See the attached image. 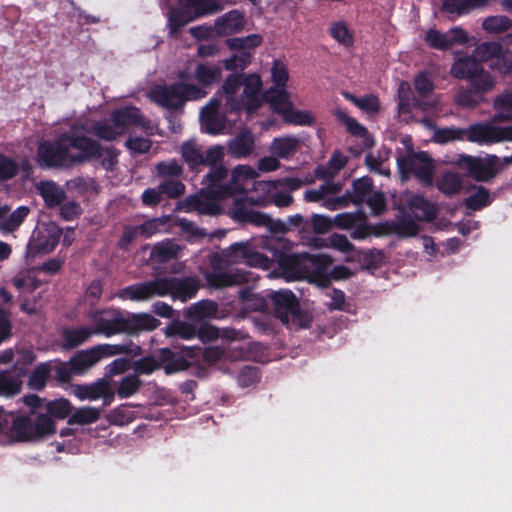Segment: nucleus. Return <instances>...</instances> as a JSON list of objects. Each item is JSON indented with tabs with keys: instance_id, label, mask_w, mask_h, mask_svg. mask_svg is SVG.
Here are the masks:
<instances>
[{
	"instance_id": "2",
	"label": "nucleus",
	"mask_w": 512,
	"mask_h": 512,
	"mask_svg": "<svg viewBox=\"0 0 512 512\" xmlns=\"http://www.w3.org/2000/svg\"><path fill=\"white\" fill-rule=\"evenodd\" d=\"M226 175L227 170L223 166L213 167L206 176L208 186L200 195L190 199V207L200 214L215 215L224 212L235 205V198L244 201V197H239L238 194L248 195L246 186L249 181L258 177V172L251 166L238 165L232 170L230 184L220 185L218 182Z\"/></svg>"
},
{
	"instance_id": "4",
	"label": "nucleus",
	"mask_w": 512,
	"mask_h": 512,
	"mask_svg": "<svg viewBox=\"0 0 512 512\" xmlns=\"http://www.w3.org/2000/svg\"><path fill=\"white\" fill-rule=\"evenodd\" d=\"M132 124H141L148 133L153 134V127L143 124L141 114L135 107L116 110L109 118L99 122L86 121L80 127H76L79 129V136H83L82 133L85 132L105 141H114Z\"/></svg>"
},
{
	"instance_id": "5",
	"label": "nucleus",
	"mask_w": 512,
	"mask_h": 512,
	"mask_svg": "<svg viewBox=\"0 0 512 512\" xmlns=\"http://www.w3.org/2000/svg\"><path fill=\"white\" fill-rule=\"evenodd\" d=\"M207 92L195 85L184 83L171 86H157L149 92L152 102L166 109L181 107L188 100H196L205 97Z\"/></svg>"
},
{
	"instance_id": "58",
	"label": "nucleus",
	"mask_w": 512,
	"mask_h": 512,
	"mask_svg": "<svg viewBox=\"0 0 512 512\" xmlns=\"http://www.w3.org/2000/svg\"><path fill=\"white\" fill-rule=\"evenodd\" d=\"M473 88L481 93L488 92L492 90L495 86V79L488 72L483 71L480 68V72L473 79H469Z\"/></svg>"
},
{
	"instance_id": "45",
	"label": "nucleus",
	"mask_w": 512,
	"mask_h": 512,
	"mask_svg": "<svg viewBox=\"0 0 512 512\" xmlns=\"http://www.w3.org/2000/svg\"><path fill=\"white\" fill-rule=\"evenodd\" d=\"M101 410L96 407H81L74 411L69 419L70 424L87 425L96 422L100 418Z\"/></svg>"
},
{
	"instance_id": "22",
	"label": "nucleus",
	"mask_w": 512,
	"mask_h": 512,
	"mask_svg": "<svg viewBox=\"0 0 512 512\" xmlns=\"http://www.w3.org/2000/svg\"><path fill=\"white\" fill-rule=\"evenodd\" d=\"M30 212L29 207L19 206L13 212H9V207L0 206V231L2 233H11L18 229Z\"/></svg>"
},
{
	"instance_id": "20",
	"label": "nucleus",
	"mask_w": 512,
	"mask_h": 512,
	"mask_svg": "<svg viewBox=\"0 0 512 512\" xmlns=\"http://www.w3.org/2000/svg\"><path fill=\"white\" fill-rule=\"evenodd\" d=\"M398 116L403 122L413 119V111L417 108L427 109V103H419L412 97L411 87L408 82H401L398 86Z\"/></svg>"
},
{
	"instance_id": "49",
	"label": "nucleus",
	"mask_w": 512,
	"mask_h": 512,
	"mask_svg": "<svg viewBox=\"0 0 512 512\" xmlns=\"http://www.w3.org/2000/svg\"><path fill=\"white\" fill-rule=\"evenodd\" d=\"M512 26V21L503 15L490 16L484 19L483 29L490 34H500Z\"/></svg>"
},
{
	"instance_id": "15",
	"label": "nucleus",
	"mask_w": 512,
	"mask_h": 512,
	"mask_svg": "<svg viewBox=\"0 0 512 512\" xmlns=\"http://www.w3.org/2000/svg\"><path fill=\"white\" fill-rule=\"evenodd\" d=\"M310 260L308 255H296L292 253H281L277 255L279 274L270 273V277L281 276L286 280H294L304 276L308 269L306 262Z\"/></svg>"
},
{
	"instance_id": "18",
	"label": "nucleus",
	"mask_w": 512,
	"mask_h": 512,
	"mask_svg": "<svg viewBox=\"0 0 512 512\" xmlns=\"http://www.w3.org/2000/svg\"><path fill=\"white\" fill-rule=\"evenodd\" d=\"M73 394L81 401H95L103 398L107 404L114 397V392L109 382L105 379H99L89 385H75L73 386Z\"/></svg>"
},
{
	"instance_id": "1",
	"label": "nucleus",
	"mask_w": 512,
	"mask_h": 512,
	"mask_svg": "<svg viewBox=\"0 0 512 512\" xmlns=\"http://www.w3.org/2000/svg\"><path fill=\"white\" fill-rule=\"evenodd\" d=\"M261 89L262 81L257 74L247 75L244 79L230 75L223 85V91L202 108V128L209 134H218L225 127V113L228 110L244 108L248 114L253 113L263 102Z\"/></svg>"
},
{
	"instance_id": "52",
	"label": "nucleus",
	"mask_w": 512,
	"mask_h": 512,
	"mask_svg": "<svg viewBox=\"0 0 512 512\" xmlns=\"http://www.w3.org/2000/svg\"><path fill=\"white\" fill-rule=\"evenodd\" d=\"M372 182L369 178L363 177L353 182L351 199L354 203H362L372 193Z\"/></svg>"
},
{
	"instance_id": "57",
	"label": "nucleus",
	"mask_w": 512,
	"mask_h": 512,
	"mask_svg": "<svg viewBox=\"0 0 512 512\" xmlns=\"http://www.w3.org/2000/svg\"><path fill=\"white\" fill-rule=\"evenodd\" d=\"M465 138V130L456 128L435 129L433 139L439 144H445Z\"/></svg>"
},
{
	"instance_id": "38",
	"label": "nucleus",
	"mask_w": 512,
	"mask_h": 512,
	"mask_svg": "<svg viewBox=\"0 0 512 512\" xmlns=\"http://www.w3.org/2000/svg\"><path fill=\"white\" fill-rule=\"evenodd\" d=\"M97 352L99 353V357L102 360L106 357L128 354V355H137L140 352V348L137 345L133 344H102L95 346Z\"/></svg>"
},
{
	"instance_id": "44",
	"label": "nucleus",
	"mask_w": 512,
	"mask_h": 512,
	"mask_svg": "<svg viewBox=\"0 0 512 512\" xmlns=\"http://www.w3.org/2000/svg\"><path fill=\"white\" fill-rule=\"evenodd\" d=\"M13 285L21 294H27L35 290L39 286L35 272L32 270L18 273L12 280Z\"/></svg>"
},
{
	"instance_id": "50",
	"label": "nucleus",
	"mask_w": 512,
	"mask_h": 512,
	"mask_svg": "<svg viewBox=\"0 0 512 512\" xmlns=\"http://www.w3.org/2000/svg\"><path fill=\"white\" fill-rule=\"evenodd\" d=\"M336 118L345 126L347 131L357 137H365L367 130L356 119L350 117L345 110L336 109L334 112Z\"/></svg>"
},
{
	"instance_id": "12",
	"label": "nucleus",
	"mask_w": 512,
	"mask_h": 512,
	"mask_svg": "<svg viewBox=\"0 0 512 512\" xmlns=\"http://www.w3.org/2000/svg\"><path fill=\"white\" fill-rule=\"evenodd\" d=\"M168 285L165 279H156L128 286L122 289L117 296L124 300L147 301L156 296L167 295Z\"/></svg>"
},
{
	"instance_id": "21",
	"label": "nucleus",
	"mask_w": 512,
	"mask_h": 512,
	"mask_svg": "<svg viewBox=\"0 0 512 512\" xmlns=\"http://www.w3.org/2000/svg\"><path fill=\"white\" fill-rule=\"evenodd\" d=\"M245 23L243 14L238 10H232L219 16L215 20L213 29L217 35L228 36L241 32Z\"/></svg>"
},
{
	"instance_id": "19",
	"label": "nucleus",
	"mask_w": 512,
	"mask_h": 512,
	"mask_svg": "<svg viewBox=\"0 0 512 512\" xmlns=\"http://www.w3.org/2000/svg\"><path fill=\"white\" fill-rule=\"evenodd\" d=\"M497 157L492 155L486 159H476L471 156H462L460 164L465 166L469 173L478 181H487L494 177V165Z\"/></svg>"
},
{
	"instance_id": "31",
	"label": "nucleus",
	"mask_w": 512,
	"mask_h": 512,
	"mask_svg": "<svg viewBox=\"0 0 512 512\" xmlns=\"http://www.w3.org/2000/svg\"><path fill=\"white\" fill-rule=\"evenodd\" d=\"M101 359L96 347L83 350L77 353L71 360V372L74 374H83Z\"/></svg>"
},
{
	"instance_id": "27",
	"label": "nucleus",
	"mask_w": 512,
	"mask_h": 512,
	"mask_svg": "<svg viewBox=\"0 0 512 512\" xmlns=\"http://www.w3.org/2000/svg\"><path fill=\"white\" fill-rule=\"evenodd\" d=\"M169 284L167 294H171L174 299H179L182 302L187 301L194 297L198 290L196 281L192 278L178 280L176 278H164Z\"/></svg>"
},
{
	"instance_id": "6",
	"label": "nucleus",
	"mask_w": 512,
	"mask_h": 512,
	"mask_svg": "<svg viewBox=\"0 0 512 512\" xmlns=\"http://www.w3.org/2000/svg\"><path fill=\"white\" fill-rule=\"evenodd\" d=\"M277 317L286 325L294 328H307L311 317L302 312L295 295L289 290H278L269 293Z\"/></svg>"
},
{
	"instance_id": "53",
	"label": "nucleus",
	"mask_w": 512,
	"mask_h": 512,
	"mask_svg": "<svg viewBox=\"0 0 512 512\" xmlns=\"http://www.w3.org/2000/svg\"><path fill=\"white\" fill-rule=\"evenodd\" d=\"M135 418L134 412L128 406H119L110 411L108 420L113 425H126Z\"/></svg>"
},
{
	"instance_id": "11",
	"label": "nucleus",
	"mask_w": 512,
	"mask_h": 512,
	"mask_svg": "<svg viewBox=\"0 0 512 512\" xmlns=\"http://www.w3.org/2000/svg\"><path fill=\"white\" fill-rule=\"evenodd\" d=\"M222 258L226 264L243 263L263 269L269 267V259L253 250L249 242L232 244L222 252Z\"/></svg>"
},
{
	"instance_id": "7",
	"label": "nucleus",
	"mask_w": 512,
	"mask_h": 512,
	"mask_svg": "<svg viewBox=\"0 0 512 512\" xmlns=\"http://www.w3.org/2000/svg\"><path fill=\"white\" fill-rule=\"evenodd\" d=\"M397 164L403 180L415 176L423 185L433 184L434 165L425 152L408 151L406 156L398 158Z\"/></svg>"
},
{
	"instance_id": "25",
	"label": "nucleus",
	"mask_w": 512,
	"mask_h": 512,
	"mask_svg": "<svg viewBox=\"0 0 512 512\" xmlns=\"http://www.w3.org/2000/svg\"><path fill=\"white\" fill-rule=\"evenodd\" d=\"M404 201L419 220L431 221L436 215V207L420 195L405 194Z\"/></svg>"
},
{
	"instance_id": "56",
	"label": "nucleus",
	"mask_w": 512,
	"mask_h": 512,
	"mask_svg": "<svg viewBox=\"0 0 512 512\" xmlns=\"http://www.w3.org/2000/svg\"><path fill=\"white\" fill-rule=\"evenodd\" d=\"M346 163V159L344 156L340 154H335L331 157L328 162L327 167H318L316 169V175L320 178L332 177L335 175L342 167H344Z\"/></svg>"
},
{
	"instance_id": "55",
	"label": "nucleus",
	"mask_w": 512,
	"mask_h": 512,
	"mask_svg": "<svg viewBox=\"0 0 512 512\" xmlns=\"http://www.w3.org/2000/svg\"><path fill=\"white\" fill-rule=\"evenodd\" d=\"M250 62V51L238 50L237 53L224 61V66L227 70H243L250 64Z\"/></svg>"
},
{
	"instance_id": "51",
	"label": "nucleus",
	"mask_w": 512,
	"mask_h": 512,
	"mask_svg": "<svg viewBox=\"0 0 512 512\" xmlns=\"http://www.w3.org/2000/svg\"><path fill=\"white\" fill-rule=\"evenodd\" d=\"M501 46L499 43L490 42V43H482L478 45L473 55L478 62H487L490 64L497 57L498 53H500Z\"/></svg>"
},
{
	"instance_id": "42",
	"label": "nucleus",
	"mask_w": 512,
	"mask_h": 512,
	"mask_svg": "<svg viewBox=\"0 0 512 512\" xmlns=\"http://www.w3.org/2000/svg\"><path fill=\"white\" fill-rule=\"evenodd\" d=\"M221 77V68L211 64H199L195 69V78L203 86H209Z\"/></svg>"
},
{
	"instance_id": "14",
	"label": "nucleus",
	"mask_w": 512,
	"mask_h": 512,
	"mask_svg": "<svg viewBox=\"0 0 512 512\" xmlns=\"http://www.w3.org/2000/svg\"><path fill=\"white\" fill-rule=\"evenodd\" d=\"M424 41L431 48L446 50L454 45L466 43L468 36L460 27H454L446 32L430 28L424 34Z\"/></svg>"
},
{
	"instance_id": "47",
	"label": "nucleus",
	"mask_w": 512,
	"mask_h": 512,
	"mask_svg": "<svg viewBox=\"0 0 512 512\" xmlns=\"http://www.w3.org/2000/svg\"><path fill=\"white\" fill-rule=\"evenodd\" d=\"M341 190V185L333 182H326L317 189L307 190L305 199L309 202L325 200L329 195H335Z\"/></svg>"
},
{
	"instance_id": "41",
	"label": "nucleus",
	"mask_w": 512,
	"mask_h": 512,
	"mask_svg": "<svg viewBox=\"0 0 512 512\" xmlns=\"http://www.w3.org/2000/svg\"><path fill=\"white\" fill-rule=\"evenodd\" d=\"M487 2L488 0H443L442 10L450 14H462Z\"/></svg>"
},
{
	"instance_id": "64",
	"label": "nucleus",
	"mask_w": 512,
	"mask_h": 512,
	"mask_svg": "<svg viewBox=\"0 0 512 512\" xmlns=\"http://www.w3.org/2000/svg\"><path fill=\"white\" fill-rule=\"evenodd\" d=\"M139 380L136 375L124 377L118 387L117 394L121 398H128L139 388Z\"/></svg>"
},
{
	"instance_id": "63",
	"label": "nucleus",
	"mask_w": 512,
	"mask_h": 512,
	"mask_svg": "<svg viewBox=\"0 0 512 512\" xmlns=\"http://www.w3.org/2000/svg\"><path fill=\"white\" fill-rule=\"evenodd\" d=\"M178 250L179 246L177 244L170 240H165L154 247L153 254L164 261L177 256Z\"/></svg>"
},
{
	"instance_id": "10",
	"label": "nucleus",
	"mask_w": 512,
	"mask_h": 512,
	"mask_svg": "<svg viewBox=\"0 0 512 512\" xmlns=\"http://www.w3.org/2000/svg\"><path fill=\"white\" fill-rule=\"evenodd\" d=\"M290 95L286 90H276L270 93V105L272 109L280 113L284 120L294 125H310L314 118L305 110H297L289 99Z\"/></svg>"
},
{
	"instance_id": "46",
	"label": "nucleus",
	"mask_w": 512,
	"mask_h": 512,
	"mask_svg": "<svg viewBox=\"0 0 512 512\" xmlns=\"http://www.w3.org/2000/svg\"><path fill=\"white\" fill-rule=\"evenodd\" d=\"M94 333L93 329L87 327H79L68 329L63 332L64 345L66 347H75L86 342Z\"/></svg>"
},
{
	"instance_id": "37",
	"label": "nucleus",
	"mask_w": 512,
	"mask_h": 512,
	"mask_svg": "<svg viewBox=\"0 0 512 512\" xmlns=\"http://www.w3.org/2000/svg\"><path fill=\"white\" fill-rule=\"evenodd\" d=\"M181 155L184 161L191 169L203 165L204 155L194 140L184 142L180 148Z\"/></svg>"
},
{
	"instance_id": "26",
	"label": "nucleus",
	"mask_w": 512,
	"mask_h": 512,
	"mask_svg": "<svg viewBox=\"0 0 512 512\" xmlns=\"http://www.w3.org/2000/svg\"><path fill=\"white\" fill-rule=\"evenodd\" d=\"M480 64L476 58L469 56L455 55L454 64L451 67L452 76L459 79H473L480 72Z\"/></svg>"
},
{
	"instance_id": "59",
	"label": "nucleus",
	"mask_w": 512,
	"mask_h": 512,
	"mask_svg": "<svg viewBox=\"0 0 512 512\" xmlns=\"http://www.w3.org/2000/svg\"><path fill=\"white\" fill-rule=\"evenodd\" d=\"M46 410L50 416L58 419H64L71 411V404L64 398L56 399L47 403Z\"/></svg>"
},
{
	"instance_id": "54",
	"label": "nucleus",
	"mask_w": 512,
	"mask_h": 512,
	"mask_svg": "<svg viewBox=\"0 0 512 512\" xmlns=\"http://www.w3.org/2000/svg\"><path fill=\"white\" fill-rule=\"evenodd\" d=\"M228 45L232 49L249 51L262 42V37L258 34H251L246 37L229 39Z\"/></svg>"
},
{
	"instance_id": "24",
	"label": "nucleus",
	"mask_w": 512,
	"mask_h": 512,
	"mask_svg": "<svg viewBox=\"0 0 512 512\" xmlns=\"http://www.w3.org/2000/svg\"><path fill=\"white\" fill-rule=\"evenodd\" d=\"M160 325L159 320L147 313L130 314L124 317L123 332L137 333L140 331H150Z\"/></svg>"
},
{
	"instance_id": "36",
	"label": "nucleus",
	"mask_w": 512,
	"mask_h": 512,
	"mask_svg": "<svg viewBox=\"0 0 512 512\" xmlns=\"http://www.w3.org/2000/svg\"><path fill=\"white\" fill-rule=\"evenodd\" d=\"M194 351L190 348H183L179 354H172L166 351L165 355L170 356L171 359L164 365V370L167 374L175 373L186 369L191 361L188 358L193 357Z\"/></svg>"
},
{
	"instance_id": "17",
	"label": "nucleus",
	"mask_w": 512,
	"mask_h": 512,
	"mask_svg": "<svg viewBox=\"0 0 512 512\" xmlns=\"http://www.w3.org/2000/svg\"><path fill=\"white\" fill-rule=\"evenodd\" d=\"M248 201H238L235 198V205L227 208L228 215L237 222H249L256 226L270 227L272 219L265 213L255 211L247 206Z\"/></svg>"
},
{
	"instance_id": "23",
	"label": "nucleus",
	"mask_w": 512,
	"mask_h": 512,
	"mask_svg": "<svg viewBox=\"0 0 512 512\" xmlns=\"http://www.w3.org/2000/svg\"><path fill=\"white\" fill-rule=\"evenodd\" d=\"M279 182L258 181L254 183L250 195L244 196V200L251 205L266 206L271 203L273 193L278 189Z\"/></svg>"
},
{
	"instance_id": "61",
	"label": "nucleus",
	"mask_w": 512,
	"mask_h": 512,
	"mask_svg": "<svg viewBox=\"0 0 512 512\" xmlns=\"http://www.w3.org/2000/svg\"><path fill=\"white\" fill-rule=\"evenodd\" d=\"M491 203V196L487 189L477 188L474 194L466 199V205L472 210L481 209Z\"/></svg>"
},
{
	"instance_id": "13",
	"label": "nucleus",
	"mask_w": 512,
	"mask_h": 512,
	"mask_svg": "<svg viewBox=\"0 0 512 512\" xmlns=\"http://www.w3.org/2000/svg\"><path fill=\"white\" fill-rule=\"evenodd\" d=\"M95 334H103L110 337L123 333L124 316L117 310L94 311L90 314Z\"/></svg>"
},
{
	"instance_id": "30",
	"label": "nucleus",
	"mask_w": 512,
	"mask_h": 512,
	"mask_svg": "<svg viewBox=\"0 0 512 512\" xmlns=\"http://www.w3.org/2000/svg\"><path fill=\"white\" fill-rule=\"evenodd\" d=\"M36 190L48 207L59 206L65 199L64 190L53 181H40L36 185Z\"/></svg>"
},
{
	"instance_id": "48",
	"label": "nucleus",
	"mask_w": 512,
	"mask_h": 512,
	"mask_svg": "<svg viewBox=\"0 0 512 512\" xmlns=\"http://www.w3.org/2000/svg\"><path fill=\"white\" fill-rule=\"evenodd\" d=\"M324 246L332 247L345 254L347 260L354 259L356 253L353 244L347 239L346 236L340 234L331 235Z\"/></svg>"
},
{
	"instance_id": "28",
	"label": "nucleus",
	"mask_w": 512,
	"mask_h": 512,
	"mask_svg": "<svg viewBox=\"0 0 512 512\" xmlns=\"http://www.w3.org/2000/svg\"><path fill=\"white\" fill-rule=\"evenodd\" d=\"M254 142V135L252 132L249 130H243L228 142L227 148L229 153L234 157L243 158L253 152Z\"/></svg>"
},
{
	"instance_id": "40",
	"label": "nucleus",
	"mask_w": 512,
	"mask_h": 512,
	"mask_svg": "<svg viewBox=\"0 0 512 512\" xmlns=\"http://www.w3.org/2000/svg\"><path fill=\"white\" fill-rule=\"evenodd\" d=\"M271 79L274 83V87L269 89L265 97L267 101L270 103V93L276 90H286L285 86L289 79V74L286 66L280 61H274L271 68Z\"/></svg>"
},
{
	"instance_id": "8",
	"label": "nucleus",
	"mask_w": 512,
	"mask_h": 512,
	"mask_svg": "<svg viewBox=\"0 0 512 512\" xmlns=\"http://www.w3.org/2000/svg\"><path fill=\"white\" fill-rule=\"evenodd\" d=\"M61 236V229L54 222L39 224L27 244V256L36 257L54 250Z\"/></svg>"
},
{
	"instance_id": "35",
	"label": "nucleus",
	"mask_w": 512,
	"mask_h": 512,
	"mask_svg": "<svg viewBox=\"0 0 512 512\" xmlns=\"http://www.w3.org/2000/svg\"><path fill=\"white\" fill-rule=\"evenodd\" d=\"M494 121L505 122L512 120V92L506 91L498 95L493 103Z\"/></svg>"
},
{
	"instance_id": "9",
	"label": "nucleus",
	"mask_w": 512,
	"mask_h": 512,
	"mask_svg": "<svg viewBox=\"0 0 512 512\" xmlns=\"http://www.w3.org/2000/svg\"><path fill=\"white\" fill-rule=\"evenodd\" d=\"M465 139L479 145H491L504 141L512 142V125L499 127L491 123L475 124L465 129Z\"/></svg>"
},
{
	"instance_id": "3",
	"label": "nucleus",
	"mask_w": 512,
	"mask_h": 512,
	"mask_svg": "<svg viewBox=\"0 0 512 512\" xmlns=\"http://www.w3.org/2000/svg\"><path fill=\"white\" fill-rule=\"evenodd\" d=\"M100 155V145L86 136H79L74 126L70 134H64L52 142H42L37 149L36 161L41 167L67 166Z\"/></svg>"
},
{
	"instance_id": "29",
	"label": "nucleus",
	"mask_w": 512,
	"mask_h": 512,
	"mask_svg": "<svg viewBox=\"0 0 512 512\" xmlns=\"http://www.w3.org/2000/svg\"><path fill=\"white\" fill-rule=\"evenodd\" d=\"M10 441L35 442L33 423L27 416L16 417L10 429Z\"/></svg>"
},
{
	"instance_id": "34",
	"label": "nucleus",
	"mask_w": 512,
	"mask_h": 512,
	"mask_svg": "<svg viewBox=\"0 0 512 512\" xmlns=\"http://www.w3.org/2000/svg\"><path fill=\"white\" fill-rule=\"evenodd\" d=\"M300 141L294 136L275 138L270 146L271 153L278 158H288L299 148Z\"/></svg>"
},
{
	"instance_id": "60",
	"label": "nucleus",
	"mask_w": 512,
	"mask_h": 512,
	"mask_svg": "<svg viewBox=\"0 0 512 512\" xmlns=\"http://www.w3.org/2000/svg\"><path fill=\"white\" fill-rule=\"evenodd\" d=\"M330 33L332 37L344 46H350L353 43V35L343 22H336L331 25Z\"/></svg>"
},
{
	"instance_id": "39",
	"label": "nucleus",
	"mask_w": 512,
	"mask_h": 512,
	"mask_svg": "<svg viewBox=\"0 0 512 512\" xmlns=\"http://www.w3.org/2000/svg\"><path fill=\"white\" fill-rule=\"evenodd\" d=\"M35 442L55 434L56 427L53 419L47 414H39L33 423Z\"/></svg>"
},
{
	"instance_id": "32",
	"label": "nucleus",
	"mask_w": 512,
	"mask_h": 512,
	"mask_svg": "<svg viewBox=\"0 0 512 512\" xmlns=\"http://www.w3.org/2000/svg\"><path fill=\"white\" fill-rule=\"evenodd\" d=\"M61 368L62 367L59 363L46 362L39 364L30 376L29 386L34 390L42 389L46 384L50 372L54 369H57L60 372ZM59 377L62 380H66L68 378V376H62L60 373Z\"/></svg>"
},
{
	"instance_id": "33",
	"label": "nucleus",
	"mask_w": 512,
	"mask_h": 512,
	"mask_svg": "<svg viewBox=\"0 0 512 512\" xmlns=\"http://www.w3.org/2000/svg\"><path fill=\"white\" fill-rule=\"evenodd\" d=\"M20 166L25 176L28 177L31 166L27 160H23L19 165L13 158L0 153V182L13 178L19 171Z\"/></svg>"
},
{
	"instance_id": "43",
	"label": "nucleus",
	"mask_w": 512,
	"mask_h": 512,
	"mask_svg": "<svg viewBox=\"0 0 512 512\" xmlns=\"http://www.w3.org/2000/svg\"><path fill=\"white\" fill-rule=\"evenodd\" d=\"M461 177L453 172L444 173L437 182L438 189L445 195H454L462 188Z\"/></svg>"
},
{
	"instance_id": "16",
	"label": "nucleus",
	"mask_w": 512,
	"mask_h": 512,
	"mask_svg": "<svg viewBox=\"0 0 512 512\" xmlns=\"http://www.w3.org/2000/svg\"><path fill=\"white\" fill-rule=\"evenodd\" d=\"M257 276L250 271L231 269L228 271L216 270L206 275L208 284L214 288L229 287L244 283H255Z\"/></svg>"
},
{
	"instance_id": "62",
	"label": "nucleus",
	"mask_w": 512,
	"mask_h": 512,
	"mask_svg": "<svg viewBox=\"0 0 512 512\" xmlns=\"http://www.w3.org/2000/svg\"><path fill=\"white\" fill-rule=\"evenodd\" d=\"M490 67L501 74L512 72V51L500 49L497 57L490 64Z\"/></svg>"
}]
</instances>
